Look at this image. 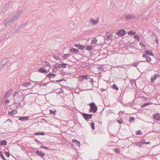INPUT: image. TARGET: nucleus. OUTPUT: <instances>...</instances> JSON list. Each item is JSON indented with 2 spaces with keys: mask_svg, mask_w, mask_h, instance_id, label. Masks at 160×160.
Returning a JSON list of instances; mask_svg holds the SVG:
<instances>
[{
  "mask_svg": "<svg viewBox=\"0 0 160 160\" xmlns=\"http://www.w3.org/2000/svg\"><path fill=\"white\" fill-rule=\"evenodd\" d=\"M22 11H19L16 13L12 14L4 21L3 24L5 25H7V24H9L16 21L22 15Z\"/></svg>",
  "mask_w": 160,
  "mask_h": 160,
  "instance_id": "obj_1",
  "label": "nucleus"
},
{
  "mask_svg": "<svg viewBox=\"0 0 160 160\" xmlns=\"http://www.w3.org/2000/svg\"><path fill=\"white\" fill-rule=\"evenodd\" d=\"M90 108L89 110V112H92L94 113L96 112L98 110V108L94 103L92 102L89 104Z\"/></svg>",
  "mask_w": 160,
  "mask_h": 160,
  "instance_id": "obj_2",
  "label": "nucleus"
},
{
  "mask_svg": "<svg viewBox=\"0 0 160 160\" xmlns=\"http://www.w3.org/2000/svg\"><path fill=\"white\" fill-rule=\"evenodd\" d=\"M32 84V83L28 82L23 83L22 85H21L19 87L22 90H26L27 89L31 88L32 87L31 85Z\"/></svg>",
  "mask_w": 160,
  "mask_h": 160,
  "instance_id": "obj_3",
  "label": "nucleus"
},
{
  "mask_svg": "<svg viewBox=\"0 0 160 160\" xmlns=\"http://www.w3.org/2000/svg\"><path fill=\"white\" fill-rule=\"evenodd\" d=\"M82 115L86 120H87L92 118L93 115L91 114H86L85 113H82Z\"/></svg>",
  "mask_w": 160,
  "mask_h": 160,
  "instance_id": "obj_4",
  "label": "nucleus"
},
{
  "mask_svg": "<svg viewBox=\"0 0 160 160\" xmlns=\"http://www.w3.org/2000/svg\"><path fill=\"white\" fill-rule=\"evenodd\" d=\"M116 33L115 32H113L112 34L110 35L109 36H107V40H112L115 39V36Z\"/></svg>",
  "mask_w": 160,
  "mask_h": 160,
  "instance_id": "obj_5",
  "label": "nucleus"
},
{
  "mask_svg": "<svg viewBox=\"0 0 160 160\" xmlns=\"http://www.w3.org/2000/svg\"><path fill=\"white\" fill-rule=\"evenodd\" d=\"M126 33V32L124 30L121 29L117 32V35L122 37L124 36Z\"/></svg>",
  "mask_w": 160,
  "mask_h": 160,
  "instance_id": "obj_6",
  "label": "nucleus"
},
{
  "mask_svg": "<svg viewBox=\"0 0 160 160\" xmlns=\"http://www.w3.org/2000/svg\"><path fill=\"white\" fill-rule=\"evenodd\" d=\"M135 16L133 14H128L126 15L125 16V18L127 20H131L132 19H134Z\"/></svg>",
  "mask_w": 160,
  "mask_h": 160,
  "instance_id": "obj_7",
  "label": "nucleus"
},
{
  "mask_svg": "<svg viewBox=\"0 0 160 160\" xmlns=\"http://www.w3.org/2000/svg\"><path fill=\"white\" fill-rule=\"evenodd\" d=\"M99 41H92L91 44L92 45L94 44H95L98 45L102 46L104 43V42L103 41V42H98Z\"/></svg>",
  "mask_w": 160,
  "mask_h": 160,
  "instance_id": "obj_8",
  "label": "nucleus"
},
{
  "mask_svg": "<svg viewBox=\"0 0 160 160\" xmlns=\"http://www.w3.org/2000/svg\"><path fill=\"white\" fill-rule=\"evenodd\" d=\"M69 52L74 54H77L79 52V51L78 49L73 48L69 49Z\"/></svg>",
  "mask_w": 160,
  "mask_h": 160,
  "instance_id": "obj_9",
  "label": "nucleus"
},
{
  "mask_svg": "<svg viewBox=\"0 0 160 160\" xmlns=\"http://www.w3.org/2000/svg\"><path fill=\"white\" fill-rule=\"evenodd\" d=\"M159 77V75L158 74H155L151 78V82H154V80L158 78Z\"/></svg>",
  "mask_w": 160,
  "mask_h": 160,
  "instance_id": "obj_10",
  "label": "nucleus"
},
{
  "mask_svg": "<svg viewBox=\"0 0 160 160\" xmlns=\"http://www.w3.org/2000/svg\"><path fill=\"white\" fill-rule=\"evenodd\" d=\"M142 57H143L145 58L147 62H149L151 61V59L150 57L148 55H146V54L143 53L142 55Z\"/></svg>",
  "mask_w": 160,
  "mask_h": 160,
  "instance_id": "obj_11",
  "label": "nucleus"
},
{
  "mask_svg": "<svg viewBox=\"0 0 160 160\" xmlns=\"http://www.w3.org/2000/svg\"><path fill=\"white\" fill-rule=\"evenodd\" d=\"M29 119V117L28 116L21 117H19L18 120L22 121H27Z\"/></svg>",
  "mask_w": 160,
  "mask_h": 160,
  "instance_id": "obj_12",
  "label": "nucleus"
},
{
  "mask_svg": "<svg viewBox=\"0 0 160 160\" xmlns=\"http://www.w3.org/2000/svg\"><path fill=\"white\" fill-rule=\"evenodd\" d=\"M153 118L156 119L157 121L160 120V115L158 113L154 114L153 116Z\"/></svg>",
  "mask_w": 160,
  "mask_h": 160,
  "instance_id": "obj_13",
  "label": "nucleus"
},
{
  "mask_svg": "<svg viewBox=\"0 0 160 160\" xmlns=\"http://www.w3.org/2000/svg\"><path fill=\"white\" fill-rule=\"evenodd\" d=\"M11 90H10L9 91L6 92L5 95V98H8L9 96H10L11 95Z\"/></svg>",
  "mask_w": 160,
  "mask_h": 160,
  "instance_id": "obj_14",
  "label": "nucleus"
},
{
  "mask_svg": "<svg viewBox=\"0 0 160 160\" xmlns=\"http://www.w3.org/2000/svg\"><path fill=\"white\" fill-rule=\"evenodd\" d=\"M9 62V59L8 58L6 57L4 59H3L2 60V65H5L6 63H8Z\"/></svg>",
  "mask_w": 160,
  "mask_h": 160,
  "instance_id": "obj_15",
  "label": "nucleus"
},
{
  "mask_svg": "<svg viewBox=\"0 0 160 160\" xmlns=\"http://www.w3.org/2000/svg\"><path fill=\"white\" fill-rule=\"evenodd\" d=\"M72 142L73 143H75V145H76L77 146L79 147L80 146V142H79L76 139H72Z\"/></svg>",
  "mask_w": 160,
  "mask_h": 160,
  "instance_id": "obj_16",
  "label": "nucleus"
},
{
  "mask_svg": "<svg viewBox=\"0 0 160 160\" xmlns=\"http://www.w3.org/2000/svg\"><path fill=\"white\" fill-rule=\"evenodd\" d=\"M36 153L38 155L41 157H43L45 154V153H43L42 151H39L38 150L37 151Z\"/></svg>",
  "mask_w": 160,
  "mask_h": 160,
  "instance_id": "obj_17",
  "label": "nucleus"
},
{
  "mask_svg": "<svg viewBox=\"0 0 160 160\" xmlns=\"http://www.w3.org/2000/svg\"><path fill=\"white\" fill-rule=\"evenodd\" d=\"M12 2H8L6 5L5 7L7 8H10L12 7Z\"/></svg>",
  "mask_w": 160,
  "mask_h": 160,
  "instance_id": "obj_18",
  "label": "nucleus"
},
{
  "mask_svg": "<svg viewBox=\"0 0 160 160\" xmlns=\"http://www.w3.org/2000/svg\"><path fill=\"white\" fill-rule=\"evenodd\" d=\"M40 72L42 73H48V71L45 70L44 69L41 68L39 69Z\"/></svg>",
  "mask_w": 160,
  "mask_h": 160,
  "instance_id": "obj_19",
  "label": "nucleus"
},
{
  "mask_svg": "<svg viewBox=\"0 0 160 160\" xmlns=\"http://www.w3.org/2000/svg\"><path fill=\"white\" fill-rule=\"evenodd\" d=\"M89 22L92 23L93 25H96L98 23V22H97L96 20L92 19H90Z\"/></svg>",
  "mask_w": 160,
  "mask_h": 160,
  "instance_id": "obj_20",
  "label": "nucleus"
},
{
  "mask_svg": "<svg viewBox=\"0 0 160 160\" xmlns=\"http://www.w3.org/2000/svg\"><path fill=\"white\" fill-rule=\"evenodd\" d=\"M47 77L49 79H51L52 78H54L56 77V75L54 74H52L51 73L48 75Z\"/></svg>",
  "mask_w": 160,
  "mask_h": 160,
  "instance_id": "obj_21",
  "label": "nucleus"
},
{
  "mask_svg": "<svg viewBox=\"0 0 160 160\" xmlns=\"http://www.w3.org/2000/svg\"><path fill=\"white\" fill-rule=\"evenodd\" d=\"M88 75H82L80 76V79L81 81H82L84 79L86 80L87 79Z\"/></svg>",
  "mask_w": 160,
  "mask_h": 160,
  "instance_id": "obj_22",
  "label": "nucleus"
},
{
  "mask_svg": "<svg viewBox=\"0 0 160 160\" xmlns=\"http://www.w3.org/2000/svg\"><path fill=\"white\" fill-rule=\"evenodd\" d=\"M17 112V110H14L10 112H8V114L11 116H12L13 115H14V114H16Z\"/></svg>",
  "mask_w": 160,
  "mask_h": 160,
  "instance_id": "obj_23",
  "label": "nucleus"
},
{
  "mask_svg": "<svg viewBox=\"0 0 160 160\" xmlns=\"http://www.w3.org/2000/svg\"><path fill=\"white\" fill-rule=\"evenodd\" d=\"M93 46L87 45L86 47V48L85 49V50L90 51L92 49Z\"/></svg>",
  "mask_w": 160,
  "mask_h": 160,
  "instance_id": "obj_24",
  "label": "nucleus"
},
{
  "mask_svg": "<svg viewBox=\"0 0 160 160\" xmlns=\"http://www.w3.org/2000/svg\"><path fill=\"white\" fill-rule=\"evenodd\" d=\"M130 83L132 86H135L136 85V81L134 80H131Z\"/></svg>",
  "mask_w": 160,
  "mask_h": 160,
  "instance_id": "obj_25",
  "label": "nucleus"
},
{
  "mask_svg": "<svg viewBox=\"0 0 160 160\" xmlns=\"http://www.w3.org/2000/svg\"><path fill=\"white\" fill-rule=\"evenodd\" d=\"M145 53L146 55L148 54L150 55H153V54L152 53V52L151 51H148V50H145Z\"/></svg>",
  "mask_w": 160,
  "mask_h": 160,
  "instance_id": "obj_26",
  "label": "nucleus"
},
{
  "mask_svg": "<svg viewBox=\"0 0 160 160\" xmlns=\"http://www.w3.org/2000/svg\"><path fill=\"white\" fill-rule=\"evenodd\" d=\"M26 24L25 23V24H22L19 27H18L19 30H22L26 26Z\"/></svg>",
  "mask_w": 160,
  "mask_h": 160,
  "instance_id": "obj_27",
  "label": "nucleus"
},
{
  "mask_svg": "<svg viewBox=\"0 0 160 160\" xmlns=\"http://www.w3.org/2000/svg\"><path fill=\"white\" fill-rule=\"evenodd\" d=\"M7 142L4 140H3L0 142V145L4 146L7 144Z\"/></svg>",
  "mask_w": 160,
  "mask_h": 160,
  "instance_id": "obj_28",
  "label": "nucleus"
},
{
  "mask_svg": "<svg viewBox=\"0 0 160 160\" xmlns=\"http://www.w3.org/2000/svg\"><path fill=\"white\" fill-rule=\"evenodd\" d=\"M143 143L142 141L136 143V145L138 146L140 148H141L142 146Z\"/></svg>",
  "mask_w": 160,
  "mask_h": 160,
  "instance_id": "obj_29",
  "label": "nucleus"
},
{
  "mask_svg": "<svg viewBox=\"0 0 160 160\" xmlns=\"http://www.w3.org/2000/svg\"><path fill=\"white\" fill-rule=\"evenodd\" d=\"M70 56L69 54H64L62 57L64 58V59H67Z\"/></svg>",
  "mask_w": 160,
  "mask_h": 160,
  "instance_id": "obj_30",
  "label": "nucleus"
},
{
  "mask_svg": "<svg viewBox=\"0 0 160 160\" xmlns=\"http://www.w3.org/2000/svg\"><path fill=\"white\" fill-rule=\"evenodd\" d=\"M34 135H45V133L43 132H36L34 133Z\"/></svg>",
  "mask_w": 160,
  "mask_h": 160,
  "instance_id": "obj_31",
  "label": "nucleus"
},
{
  "mask_svg": "<svg viewBox=\"0 0 160 160\" xmlns=\"http://www.w3.org/2000/svg\"><path fill=\"white\" fill-rule=\"evenodd\" d=\"M139 44L141 46L142 48L145 49L146 48L145 46L142 42H140L139 43Z\"/></svg>",
  "mask_w": 160,
  "mask_h": 160,
  "instance_id": "obj_32",
  "label": "nucleus"
},
{
  "mask_svg": "<svg viewBox=\"0 0 160 160\" xmlns=\"http://www.w3.org/2000/svg\"><path fill=\"white\" fill-rule=\"evenodd\" d=\"M86 47L85 46H84L82 45H80V46L79 47V49L82 50H83L84 49H85Z\"/></svg>",
  "mask_w": 160,
  "mask_h": 160,
  "instance_id": "obj_33",
  "label": "nucleus"
},
{
  "mask_svg": "<svg viewBox=\"0 0 160 160\" xmlns=\"http://www.w3.org/2000/svg\"><path fill=\"white\" fill-rule=\"evenodd\" d=\"M19 91H17V92H16L14 94V95H13V96L14 97L15 96H16L17 95V97L18 98H19L20 96H19V95H18V93H19Z\"/></svg>",
  "mask_w": 160,
  "mask_h": 160,
  "instance_id": "obj_34",
  "label": "nucleus"
},
{
  "mask_svg": "<svg viewBox=\"0 0 160 160\" xmlns=\"http://www.w3.org/2000/svg\"><path fill=\"white\" fill-rule=\"evenodd\" d=\"M135 32H133L132 31H130L128 32V34L130 35H132L135 34Z\"/></svg>",
  "mask_w": 160,
  "mask_h": 160,
  "instance_id": "obj_35",
  "label": "nucleus"
},
{
  "mask_svg": "<svg viewBox=\"0 0 160 160\" xmlns=\"http://www.w3.org/2000/svg\"><path fill=\"white\" fill-rule=\"evenodd\" d=\"M134 38L136 40H139L140 39V37L138 35H135L134 36Z\"/></svg>",
  "mask_w": 160,
  "mask_h": 160,
  "instance_id": "obj_36",
  "label": "nucleus"
},
{
  "mask_svg": "<svg viewBox=\"0 0 160 160\" xmlns=\"http://www.w3.org/2000/svg\"><path fill=\"white\" fill-rule=\"evenodd\" d=\"M112 88L113 89H116V90H118V88L117 87V86L115 84L113 85Z\"/></svg>",
  "mask_w": 160,
  "mask_h": 160,
  "instance_id": "obj_37",
  "label": "nucleus"
},
{
  "mask_svg": "<svg viewBox=\"0 0 160 160\" xmlns=\"http://www.w3.org/2000/svg\"><path fill=\"white\" fill-rule=\"evenodd\" d=\"M0 156L3 160H6L3 155L2 154V152L1 151H0Z\"/></svg>",
  "mask_w": 160,
  "mask_h": 160,
  "instance_id": "obj_38",
  "label": "nucleus"
},
{
  "mask_svg": "<svg viewBox=\"0 0 160 160\" xmlns=\"http://www.w3.org/2000/svg\"><path fill=\"white\" fill-rule=\"evenodd\" d=\"M95 124L94 122H92L91 123V127L92 129L93 130L95 129V126H94Z\"/></svg>",
  "mask_w": 160,
  "mask_h": 160,
  "instance_id": "obj_39",
  "label": "nucleus"
},
{
  "mask_svg": "<svg viewBox=\"0 0 160 160\" xmlns=\"http://www.w3.org/2000/svg\"><path fill=\"white\" fill-rule=\"evenodd\" d=\"M114 151L117 153H119L120 152V150L119 149L115 148L114 149Z\"/></svg>",
  "mask_w": 160,
  "mask_h": 160,
  "instance_id": "obj_40",
  "label": "nucleus"
},
{
  "mask_svg": "<svg viewBox=\"0 0 160 160\" xmlns=\"http://www.w3.org/2000/svg\"><path fill=\"white\" fill-rule=\"evenodd\" d=\"M135 118L134 117H130L129 118V121L130 122L134 121Z\"/></svg>",
  "mask_w": 160,
  "mask_h": 160,
  "instance_id": "obj_41",
  "label": "nucleus"
},
{
  "mask_svg": "<svg viewBox=\"0 0 160 160\" xmlns=\"http://www.w3.org/2000/svg\"><path fill=\"white\" fill-rule=\"evenodd\" d=\"M114 3L113 2H111L110 4V6H111L110 8H113L114 6Z\"/></svg>",
  "mask_w": 160,
  "mask_h": 160,
  "instance_id": "obj_42",
  "label": "nucleus"
},
{
  "mask_svg": "<svg viewBox=\"0 0 160 160\" xmlns=\"http://www.w3.org/2000/svg\"><path fill=\"white\" fill-rule=\"evenodd\" d=\"M56 111H53L52 110H50V113L53 114L54 115L56 114Z\"/></svg>",
  "mask_w": 160,
  "mask_h": 160,
  "instance_id": "obj_43",
  "label": "nucleus"
},
{
  "mask_svg": "<svg viewBox=\"0 0 160 160\" xmlns=\"http://www.w3.org/2000/svg\"><path fill=\"white\" fill-rule=\"evenodd\" d=\"M142 142L143 144H149L150 143V142H146L145 141V140H143V141Z\"/></svg>",
  "mask_w": 160,
  "mask_h": 160,
  "instance_id": "obj_44",
  "label": "nucleus"
},
{
  "mask_svg": "<svg viewBox=\"0 0 160 160\" xmlns=\"http://www.w3.org/2000/svg\"><path fill=\"white\" fill-rule=\"evenodd\" d=\"M139 64L138 62H134L132 64V65L135 67H136Z\"/></svg>",
  "mask_w": 160,
  "mask_h": 160,
  "instance_id": "obj_45",
  "label": "nucleus"
},
{
  "mask_svg": "<svg viewBox=\"0 0 160 160\" xmlns=\"http://www.w3.org/2000/svg\"><path fill=\"white\" fill-rule=\"evenodd\" d=\"M62 64L63 65L62 66V68H65L66 67V66L68 65V64L66 63H64L63 62H62Z\"/></svg>",
  "mask_w": 160,
  "mask_h": 160,
  "instance_id": "obj_46",
  "label": "nucleus"
},
{
  "mask_svg": "<svg viewBox=\"0 0 160 160\" xmlns=\"http://www.w3.org/2000/svg\"><path fill=\"white\" fill-rule=\"evenodd\" d=\"M44 62L45 63L46 66H48V67L50 66V64L48 62H47L45 61Z\"/></svg>",
  "mask_w": 160,
  "mask_h": 160,
  "instance_id": "obj_47",
  "label": "nucleus"
},
{
  "mask_svg": "<svg viewBox=\"0 0 160 160\" xmlns=\"http://www.w3.org/2000/svg\"><path fill=\"white\" fill-rule=\"evenodd\" d=\"M54 58L56 59V60H60L61 59L59 57H56V56H54Z\"/></svg>",
  "mask_w": 160,
  "mask_h": 160,
  "instance_id": "obj_48",
  "label": "nucleus"
},
{
  "mask_svg": "<svg viewBox=\"0 0 160 160\" xmlns=\"http://www.w3.org/2000/svg\"><path fill=\"white\" fill-rule=\"evenodd\" d=\"M5 154L8 157L10 156V154L8 152H5Z\"/></svg>",
  "mask_w": 160,
  "mask_h": 160,
  "instance_id": "obj_49",
  "label": "nucleus"
},
{
  "mask_svg": "<svg viewBox=\"0 0 160 160\" xmlns=\"http://www.w3.org/2000/svg\"><path fill=\"white\" fill-rule=\"evenodd\" d=\"M98 70L103 71L104 70L103 68L102 67H98Z\"/></svg>",
  "mask_w": 160,
  "mask_h": 160,
  "instance_id": "obj_50",
  "label": "nucleus"
},
{
  "mask_svg": "<svg viewBox=\"0 0 160 160\" xmlns=\"http://www.w3.org/2000/svg\"><path fill=\"white\" fill-rule=\"evenodd\" d=\"M80 44H75L74 45V46L75 47L78 48L79 49V47L80 46Z\"/></svg>",
  "mask_w": 160,
  "mask_h": 160,
  "instance_id": "obj_51",
  "label": "nucleus"
},
{
  "mask_svg": "<svg viewBox=\"0 0 160 160\" xmlns=\"http://www.w3.org/2000/svg\"><path fill=\"white\" fill-rule=\"evenodd\" d=\"M14 102L15 103H16V104H18V105H17V106H20V105L21 104L20 102H18V103L17 102H16L15 100H14Z\"/></svg>",
  "mask_w": 160,
  "mask_h": 160,
  "instance_id": "obj_52",
  "label": "nucleus"
},
{
  "mask_svg": "<svg viewBox=\"0 0 160 160\" xmlns=\"http://www.w3.org/2000/svg\"><path fill=\"white\" fill-rule=\"evenodd\" d=\"M6 8H6V7H5L3 8V11H2L3 13H5V12H6V11L7 10V9Z\"/></svg>",
  "mask_w": 160,
  "mask_h": 160,
  "instance_id": "obj_53",
  "label": "nucleus"
},
{
  "mask_svg": "<svg viewBox=\"0 0 160 160\" xmlns=\"http://www.w3.org/2000/svg\"><path fill=\"white\" fill-rule=\"evenodd\" d=\"M62 63L61 64H58V68H61V67H62Z\"/></svg>",
  "mask_w": 160,
  "mask_h": 160,
  "instance_id": "obj_54",
  "label": "nucleus"
},
{
  "mask_svg": "<svg viewBox=\"0 0 160 160\" xmlns=\"http://www.w3.org/2000/svg\"><path fill=\"white\" fill-rule=\"evenodd\" d=\"M4 68V67L1 64H0V71Z\"/></svg>",
  "mask_w": 160,
  "mask_h": 160,
  "instance_id": "obj_55",
  "label": "nucleus"
},
{
  "mask_svg": "<svg viewBox=\"0 0 160 160\" xmlns=\"http://www.w3.org/2000/svg\"><path fill=\"white\" fill-rule=\"evenodd\" d=\"M58 64H57V65H54V68H55L56 69H58V68H58Z\"/></svg>",
  "mask_w": 160,
  "mask_h": 160,
  "instance_id": "obj_56",
  "label": "nucleus"
},
{
  "mask_svg": "<svg viewBox=\"0 0 160 160\" xmlns=\"http://www.w3.org/2000/svg\"><path fill=\"white\" fill-rule=\"evenodd\" d=\"M137 134H139L140 135L141 134V131L140 130L138 131L136 133Z\"/></svg>",
  "mask_w": 160,
  "mask_h": 160,
  "instance_id": "obj_57",
  "label": "nucleus"
},
{
  "mask_svg": "<svg viewBox=\"0 0 160 160\" xmlns=\"http://www.w3.org/2000/svg\"><path fill=\"white\" fill-rule=\"evenodd\" d=\"M41 148H45V149H48V147H45V146H43L42 145H41Z\"/></svg>",
  "mask_w": 160,
  "mask_h": 160,
  "instance_id": "obj_58",
  "label": "nucleus"
},
{
  "mask_svg": "<svg viewBox=\"0 0 160 160\" xmlns=\"http://www.w3.org/2000/svg\"><path fill=\"white\" fill-rule=\"evenodd\" d=\"M17 29H15L12 31L13 33L16 32H18Z\"/></svg>",
  "mask_w": 160,
  "mask_h": 160,
  "instance_id": "obj_59",
  "label": "nucleus"
},
{
  "mask_svg": "<svg viewBox=\"0 0 160 160\" xmlns=\"http://www.w3.org/2000/svg\"><path fill=\"white\" fill-rule=\"evenodd\" d=\"M34 140H35V141L36 142H38V143H41V142H39L38 140H37V139H36V138H35V139H34Z\"/></svg>",
  "mask_w": 160,
  "mask_h": 160,
  "instance_id": "obj_60",
  "label": "nucleus"
},
{
  "mask_svg": "<svg viewBox=\"0 0 160 160\" xmlns=\"http://www.w3.org/2000/svg\"><path fill=\"white\" fill-rule=\"evenodd\" d=\"M151 104V103L148 102L145 103L146 106L147 105H149Z\"/></svg>",
  "mask_w": 160,
  "mask_h": 160,
  "instance_id": "obj_61",
  "label": "nucleus"
},
{
  "mask_svg": "<svg viewBox=\"0 0 160 160\" xmlns=\"http://www.w3.org/2000/svg\"><path fill=\"white\" fill-rule=\"evenodd\" d=\"M10 102V101L9 100H7L5 101V103H8Z\"/></svg>",
  "mask_w": 160,
  "mask_h": 160,
  "instance_id": "obj_62",
  "label": "nucleus"
},
{
  "mask_svg": "<svg viewBox=\"0 0 160 160\" xmlns=\"http://www.w3.org/2000/svg\"><path fill=\"white\" fill-rule=\"evenodd\" d=\"M102 91V92H103L104 91H105L106 90L105 89H103V88H101L100 89Z\"/></svg>",
  "mask_w": 160,
  "mask_h": 160,
  "instance_id": "obj_63",
  "label": "nucleus"
},
{
  "mask_svg": "<svg viewBox=\"0 0 160 160\" xmlns=\"http://www.w3.org/2000/svg\"><path fill=\"white\" fill-rule=\"evenodd\" d=\"M5 36H3L2 38L0 39V40H2V39H5Z\"/></svg>",
  "mask_w": 160,
  "mask_h": 160,
  "instance_id": "obj_64",
  "label": "nucleus"
}]
</instances>
